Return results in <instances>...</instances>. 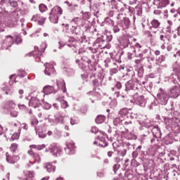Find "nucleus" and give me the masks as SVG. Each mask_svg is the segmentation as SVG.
<instances>
[{"mask_svg":"<svg viewBox=\"0 0 180 180\" xmlns=\"http://www.w3.org/2000/svg\"><path fill=\"white\" fill-rule=\"evenodd\" d=\"M18 20H19V13L18 11H13L9 18H8V21L6 22V26L8 27H15L16 23H18Z\"/></svg>","mask_w":180,"mask_h":180,"instance_id":"obj_3","label":"nucleus"},{"mask_svg":"<svg viewBox=\"0 0 180 180\" xmlns=\"http://www.w3.org/2000/svg\"><path fill=\"white\" fill-rule=\"evenodd\" d=\"M98 141H95L94 142V144L95 146H100L101 147H108V142H106V139H105V137L98 136L97 137Z\"/></svg>","mask_w":180,"mask_h":180,"instance_id":"obj_17","label":"nucleus"},{"mask_svg":"<svg viewBox=\"0 0 180 180\" xmlns=\"http://www.w3.org/2000/svg\"><path fill=\"white\" fill-rule=\"evenodd\" d=\"M30 148H34L35 150H43V148H46V145L42 144V145H32L30 146Z\"/></svg>","mask_w":180,"mask_h":180,"instance_id":"obj_38","label":"nucleus"},{"mask_svg":"<svg viewBox=\"0 0 180 180\" xmlns=\"http://www.w3.org/2000/svg\"><path fill=\"white\" fill-rule=\"evenodd\" d=\"M137 157H139V152H137V150H135L132 153V158H137Z\"/></svg>","mask_w":180,"mask_h":180,"instance_id":"obj_61","label":"nucleus"},{"mask_svg":"<svg viewBox=\"0 0 180 180\" xmlns=\"http://www.w3.org/2000/svg\"><path fill=\"white\" fill-rule=\"evenodd\" d=\"M68 150L72 151L74 148H75V143L74 142H70L66 144Z\"/></svg>","mask_w":180,"mask_h":180,"instance_id":"obj_40","label":"nucleus"},{"mask_svg":"<svg viewBox=\"0 0 180 180\" xmlns=\"http://www.w3.org/2000/svg\"><path fill=\"white\" fill-rule=\"evenodd\" d=\"M60 103L63 109H67V108H68V102H67L65 100H61Z\"/></svg>","mask_w":180,"mask_h":180,"instance_id":"obj_43","label":"nucleus"},{"mask_svg":"<svg viewBox=\"0 0 180 180\" xmlns=\"http://www.w3.org/2000/svg\"><path fill=\"white\" fill-rule=\"evenodd\" d=\"M105 22H106V23H110V25H113V20H112L110 18H106L105 19Z\"/></svg>","mask_w":180,"mask_h":180,"instance_id":"obj_58","label":"nucleus"},{"mask_svg":"<svg viewBox=\"0 0 180 180\" xmlns=\"http://www.w3.org/2000/svg\"><path fill=\"white\" fill-rule=\"evenodd\" d=\"M45 168L48 172H54L56 171V167L51 163H46Z\"/></svg>","mask_w":180,"mask_h":180,"instance_id":"obj_33","label":"nucleus"},{"mask_svg":"<svg viewBox=\"0 0 180 180\" xmlns=\"http://www.w3.org/2000/svg\"><path fill=\"white\" fill-rule=\"evenodd\" d=\"M63 15V8L58 6H54L49 13V20L51 23H58V16Z\"/></svg>","mask_w":180,"mask_h":180,"instance_id":"obj_1","label":"nucleus"},{"mask_svg":"<svg viewBox=\"0 0 180 180\" xmlns=\"http://www.w3.org/2000/svg\"><path fill=\"white\" fill-rule=\"evenodd\" d=\"M86 23V20L85 19L78 17L73 18L70 22V25L74 29H77V26L84 27Z\"/></svg>","mask_w":180,"mask_h":180,"instance_id":"obj_6","label":"nucleus"},{"mask_svg":"<svg viewBox=\"0 0 180 180\" xmlns=\"http://www.w3.org/2000/svg\"><path fill=\"white\" fill-rule=\"evenodd\" d=\"M131 110H129L126 108H122L120 110L118 115L121 116V117H124V116H127V115H129Z\"/></svg>","mask_w":180,"mask_h":180,"instance_id":"obj_27","label":"nucleus"},{"mask_svg":"<svg viewBox=\"0 0 180 180\" xmlns=\"http://www.w3.org/2000/svg\"><path fill=\"white\" fill-rule=\"evenodd\" d=\"M6 161L7 162H9V164H15V162L19 161V156L18 155H13L9 153H6Z\"/></svg>","mask_w":180,"mask_h":180,"instance_id":"obj_14","label":"nucleus"},{"mask_svg":"<svg viewBox=\"0 0 180 180\" xmlns=\"http://www.w3.org/2000/svg\"><path fill=\"white\" fill-rule=\"evenodd\" d=\"M170 94L172 98H178L180 95V86H174L170 89Z\"/></svg>","mask_w":180,"mask_h":180,"instance_id":"obj_19","label":"nucleus"},{"mask_svg":"<svg viewBox=\"0 0 180 180\" xmlns=\"http://www.w3.org/2000/svg\"><path fill=\"white\" fill-rule=\"evenodd\" d=\"M18 139H19V134H13L12 136H11V140H18Z\"/></svg>","mask_w":180,"mask_h":180,"instance_id":"obj_57","label":"nucleus"},{"mask_svg":"<svg viewBox=\"0 0 180 180\" xmlns=\"http://www.w3.org/2000/svg\"><path fill=\"white\" fill-rule=\"evenodd\" d=\"M41 105V101L37 97H32L29 102V106L32 108H39Z\"/></svg>","mask_w":180,"mask_h":180,"instance_id":"obj_16","label":"nucleus"},{"mask_svg":"<svg viewBox=\"0 0 180 180\" xmlns=\"http://www.w3.org/2000/svg\"><path fill=\"white\" fill-rule=\"evenodd\" d=\"M173 70L175 72V74H179L180 75V61L176 60L175 63L173 65Z\"/></svg>","mask_w":180,"mask_h":180,"instance_id":"obj_30","label":"nucleus"},{"mask_svg":"<svg viewBox=\"0 0 180 180\" xmlns=\"http://www.w3.org/2000/svg\"><path fill=\"white\" fill-rule=\"evenodd\" d=\"M98 131H99L98 130V129L96 127H93L91 130V132L94 133V134H96V133H98Z\"/></svg>","mask_w":180,"mask_h":180,"instance_id":"obj_62","label":"nucleus"},{"mask_svg":"<svg viewBox=\"0 0 180 180\" xmlns=\"http://www.w3.org/2000/svg\"><path fill=\"white\" fill-rule=\"evenodd\" d=\"M120 27H122V26H120L119 22L117 25H114L112 28L114 33H119V32H120Z\"/></svg>","mask_w":180,"mask_h":180,"instance_id":"obj_41","label":"nucleus"},{"mask_svg":"<svg viewBox=\"0 0 180 180\" xmlns=\"http://www.w3.org/2000/svg\"><path fill=\"white\" fill-rule=\"evenodd\" d=\"M157 101L159 105H165L168 103V99H169V96L167 91L160 88L157 94Z\"/></svg>","mask_w":180,"mask_h":180,"instance_id":"obj_2","label":"nucleus"},{"mask_svg":"<svg viewBox=\"0 0 180 180\" xmlns=\"http://www.w3.org/2000/svg\"><path fill=\"white\" fill-rule=\"evenodd\" d=\"M31 21L34 22L35 23H38V25H44L46 18L39 14H35L32 16Z\"/></svg>","mask_w":180,"mask_h":180,"instance_id":"obj_12","label":"nucleus"},{"mask_svg":"<svg viewBox=\"0 0 180 180\" xmlns=\"http://www.w3.org/2000/svg\"><path fill=\"white\" fill-rule=\"evenodd\" d=\"M117 71H119V70L117 68H112L110 70V75H113L115 74H117Z\"/></svg>","mask_w":180,"mask_h":180,"instance_id":"obj_53","label":"nucleus"},{"mask_svg":"<svg viewBox=\"0 0 180 180\" xmlns=\"http://www.w3.org/2000/svg\"><path fill=\"white\" fill-rule=\"evenodd\" d=\"M150 130L154 137H156V139L161 137V131L158 127L153 126Z\"/></svg>","mask_w":180,"mask_h":180,"instance_id":"obj_23","label":"nucleus"},{"mask_svg":"<svg viewBox=\"0 0 180 180\" xmlns=\"http://www.w3.org/2000/svg\"><path fill=\"white\" fill-rule=\"evenodd\" d=\"M160 39L161 41H162V43H165V40H167V36L164 35V34H161L160 36Z\"/></svg>","mask_w":180,"mask_h":180,"instance_id":"obj_56","label":"nucleus"},{"mask_svg":"<svg viewBox=\"0 0 180 180\" xmlns=\"http://www.w3.org/2000/svg\"><path fill=\"white\" fill-rule=\"evenodd\" d=\"M119 168H120V165L119 164H115L114 166H113V170L115 172H116V171H117V169H119Z\"/></svg>","mask_w":180,"mask_h":180,"instance_id":"obj_59","label":"nucleus"},{"mask_svg":"<svg viewBox=\"0 0 180 180\" xmlns=\"http://www.w3.org/2000/svg\"><path fill=\"white\" fill-rule=\"evenodd\" d=\"M118 23L122 29H129L130 27V19L129 18H122V20L118 21Z\"/></svg>","mask_w":180,"mask_h":180,"instance_id":"obj_15","label":"nucleus"},{"mask_svg":"<svg viewBox=\"0 0 180 180\" xmlns=\"http://www.w3.org/2000/svg\"><path fill=\"white\" fill-rule=\"evenodd\" d=\"M43 91L45 95H50V94H56V92H57L54 86L50 85L45 86L43 89Z\"/></svg>","mask_w":180,"mask_h":180,"instance_id":"obj_20","label":"nucleus"},{"mask_svg":"<svg viewBox=\"0 0 180 180\" xmlns=\"http://www.w3.org/2000/svg\"><path fill=\"white\" fill-rule=\"evenodd\" d=\"M22 41V38L20 37V35H18L15 38V43L16 44H20V43Z\"/></svg>","mask_w":180,"mask_h":180,"instance_id":"obj_52","label":"nucleus"},{"mask_svg":"<svg viewBox=\"0 0 180 180\" xmlns=\"http://www.w3.org/2000/svg\"><path fill=\"white\" fill-rule=\"evenodd\" d=\"M153 4L157 6L158 9H162L169 4V0H155Z\"/></svg>","mask_w":180,"mask_h":180,"instance_id":"obj_13","label":"nucleus"},{"mask_svg":"<svg viewBox=\"0 0 180 180\" xmlns=\"http://www.w3.org/2000/svg\"><path fill=\"white\" fill-rule=\"evenodd\" d=\"M56 84L58 89H62L63 94H65V92H67V89L65 88V82H64V79H60L59 80H57Z\"/></svg>","mask_w":180,"mask_h":180,"instance_id":"obj_21","label":"nucleus"},{"mask_svg":"<svg viewBox=\"0 0 180 180\" xmlns=\"http://www.w3.org/2000/svg\"><path fill=\"white\" fill-rule=\"evenodd\" d=\"M87 95H89V96H92L94 101H96V99H98L99 96H101V94H99V93L96 91H89V93H87Z\"/></svg>","mask_w":180,"mask_h":180,"instance_id":"obj_35","label":"nucleus"},{"mask_svg":"<svg viewBox=\"0 0 180 180\" xmlns=\"http://www.w3.org/2000/svg\"><path fill=\"white\" fill-rule=\"evenodd\" d=\"M31 124L32 126H34V130L36 133H37V131H39V128H37V124H39V120H37V118L32 119L31 121Z\"/></svg>","mask_w":180,"mask_h":180,"instance_id":"obj_36","label":"nucleus"},{"mask_svg":"<svg viewBox=\"0 0 180 180\" xmlns=\"http://www.w3.org/2000/svg\"><path fill=\"white\" fill-rule=\"evenodd\" d=\"M133 101L136 105H139L141 108H144L146 106V103H147V100L143 96H139L137 94H134Z\"/></svg>","mask_w":180,"mask_h":180,"instance_id":"obj_7","label":"nucleus"},{"mask_svg":"<svg viewBox=\"0 0 180 180\" xmlns=\"http://www.w3.org/2000/svg\"><path fill=\"white\" fill-rule=\"evenodd\" d=\"M134 12L135 15H136L137 16H139L140 18H141V16H143V8H141V6H140V5L136 6L134 8Z\"/></svg>","mask_w":180,"mask_h":180,"instance_id":"obj_28","label":"nucleus"},{"mask_svg":"<svg viewBox=\"0 0 180 180\" xmlns=\"http://www.w3.org/2000/svg\"><path fill=\"white\" fill-rule=\"evenodd\" d=\"M28 154L31 156L34 162L30 161V164L33 165L34 162H39L41 160L40 155L38 153H33V150H28Z\"/></svg>","mask_w":180,"mask_h":180,"instance_id":"obj_18","label":"nucleus"},{"mask_svg":"<svg viewBox=\"0 0 180 180\" xmlns=\"http://www.w3.org/2000/svg\"><path fill=\"white\" fill-rule=\"evenodd\" d=\"M150 25H151V26L150 27V30H152L153 33H157V31H154V29H158V27H160V25H161V22H160L158 20H153L150 22Z\"/></svg>","mask_w":180,"mask_h":180,"instance_id":"obj_22","label":"nucleus"},{"mask_svg":"<svg viewBox=\"0 0 180 180\" xmlns=\"http://www.w3.org/2000/svg\"><path fill=\"white\" fill-rule=\"evenodd\" d=\"M80 112H81L82 113H84V114L86 113V107H82V108L80 109Z\"/></svg>","mask_w":180,"mask_h":180,"instance_id":"obj_64","label":"nucleus"},{"mask_svg":"<svg viewBox=\"0 0 180 180\" xmlns=\"http://www.w3.org/2000/svg\"><path fill=\"white\" fill-rule=\"evenodd\" d=\"M46 49H47V44L46 42H43L40 46V51L39 50V47H34V51L32 52V55L34 56L36 61H40V58L41 57V53H44L46 51Z\"/></svg>","mask_w":180,"mask_h":180,"instance_id":"obj_4","label":"nucleus"},{"mask_svg":"<svg viewBox=\"0 0 180 180\" xmlns=\"http://www.w3.org/2000/svg\"><path fill=\"white\" fill-rule=\"evenodd\" d=\"M112 39H113V37L112 35H107V38H106L107 41H112Z\"/></svg>","mask_w":180,"mask_h":180,"instance_id":"obj_63","label":"nucleus"},{"mask_svg":"<svg viewBox=\"0 0 180 180\" xmlns=\"http://www.w3.org/2000/svg\"><path fill=\"white\" fill-rule=\"evenodd\" d=\"M12 44H13V37H12L11 35H8L6 37L2 44L3 50H8L9 47L12 46Z\"/></svg>","mask_w":180,"mask_h":180,"instance_id":"obj_10","label":"nucleus"},{"mask_svg":"<svg viewBox=\"0 0 180 180\" xmlns=\"http://www.w3.org/2000/svg\"><path fill=\"white\" fill-rule=\"evenodd\" d=\"M110 2L112 8H114V9H116V7L117 6V4H119V2L116 1V0H111Z\"/></svg>","mask_w":180,"mask_h":180,"instance_id":"obj_54","label":"nucleus"},{"mask_svg":"<svg viewBox=\"0 0 180 180\" xmlns=\"http://www.w3.org/2000/svg\"><path fill=\"white\" fill-rule=\"evenodd\" d=\"M113 123H114L115 126H119V124H120V123H122V120H120L119 117L115 118Z\"/></svg>","mask_w":180,"mask_h":180,"instance_id":"obj_49","label":"nucleus"},{"mask_svg":"<svg viewBox=\"0 0 180 180\" xmlns=\"http://www.w3.org/2000/svg\"><path fill=\"white\" fill-rule=\"evenodd\" d=\"M134 47H135V50H136V49H139V51H140V49H143V46H141L140 44H139V43H136V44H135V46H134Z\"/></svg>","mask_w":180,"mask_h":180,"instance_id":"obj_60","label":"nucleus"},{"mask_svg":"<svg viewBox=\"0 0 180 180\" xmlns=\"http://www.w3.org/2000/svg\"><path fill=\"white\" fill-rule=\"evenodd\" d=\"M27 178H34V172L28 171L26 174Z\"/></svg>","mask_w":180,"mask_h":180,"instance_id":"obj_50","label":"nucleus"},{"mask_svg":"<svg viewBox=\"0 0 180 180\" xmlns=\"http://www.w3.org/2000/svg\"><path fill=\"white\" fill-rule=\"evenodd\" d=\"M64 117L65 116L63 113H59L55 119L54 124H58V123L64 124Z\"/></svg>","mask_w":180,"mask_h":180,"instance_id":"obj_25","label":"nucleus"},{"mask_svg":"<svg viewBox=\"0 0 180 180\" xmlns=\"http://www.w3.org/2000/svg\"><path fill=\"white\" fill-rule=\"evenodd\" d=\"M127 8V6L126 4H123V2H118L117 6H115V9L118 11V12H124Z\"/></svg>","mask_w":180,"mask_h":180,"instance_id":"obj_26","label":"nucleus"},{"mask_svg":"<svg viewBox=\"0 0 180 180\" xmlns=\"http://www.w3.org/2000/svg\"><path fill=\"white\" fill-rule=\"evenodd\" d=\"M169 80L172 81V82H175L176 79L178 81H180V74L179 73H175V74H172L169 77Z\"/></svg>","mask_w":180,"mask_h":180,"instance_id":"obj_31","label":"nucleus"},{"mask_svg":"<svg viewBox=\"0 0 180 180\" xmlns=\"http://www.w3.org/2000/svg\"><path fill=\"white\" fill-rule=\"evenodd\" d=\"M56 65V63L50 62L49 63L45 64V75H51V74H54L56 72V69H54V66Z\"/></svg>","mask_w":180,"mask_h":180,"instance_id":"obj_8","label":"nucleus"},{"mask_svg":"<svg viewBox=\"0 0 180 180\" xmlns=\"http://www.w3.org/2000/svg\"><path fill=\"white\" fill-rule=\"evenodd\" d=\"M127 47L128 48V57L130 58L131 56H134L136 54V48L135 46H131V44H127Z\"/></svg>","mask_w":180,"mask_h":180,"instance_id":"obj_29","label":"nucleus"},{"mask_svg":"<svg viewBox=\"0 0 180 180\" xmlns=\"http://www.w3.org/2000/svg\"><path fill=\"white\" fill-rule=\"evenodd\" d=\"M124 125L127 129H129V130H132L133 129V122H131V121L124 122Z\"/></svg>","mask_w":180,"mask_h":180,"instance_id":"obj_39","label":"nucleus"},{"mask_svg":"<svg viewBox=\"0 0 180 180\" xmlns=\"http://www.w3.org/2000/svg\"><path fill=\"white\" fill-rule=\"evenodd\" d=\"M10 150H11V153H15V151H16V150H18V144L13 143L11 145V146L10 147Z\"/></svg>","mask_w":180,"mask_h":180,"instance_id":"obj_45","label":"nucleus"},{"mask_svg":"<svg viewBox=\"0 0 180 180\" xmlns=\"http://www.w3.org/2000/svg\"><path fill=\"white\" fill-rule=\"evenodd\" d=\"M27 74L25 70H20L18 75L16 76V75H11L10 76L11 82H9L10 85H12V81H14V82H18V79L19 78H25Z\"/></svg>","mask_w":180,"mask_h":180,"instance_id":"obj_9","label":"nucleus"},{"mask_svg":"<svg viewBox=\"0 0 180 180\" xmlns=\"http://www.w3.org/2000/svg\"><path fill=\"white\" fill-rule=\"evenodd\" d=\"M105 119L106 117L104 115H98L96 118V123H97V124H101L105 122Z\"/></svg>","mask_w":180,"mask_h":180,"instance_id":"obj_34","label":"nucleus"},{"mask_svg":"<svg viewBox=\"0 0 180 180\" xmlns=\"http://www.w3.org/2000/svg\"><path fill=\"white\" fill-rule=\"evenodd\" d=\"M156 61H158L160 64L161 63H164V61H165V56L164 55L160 56L158 58L156 59Z\"/></svg>","mask_w":180,"mask_h":180,"instance_id":"obj_46","label":"nucleus"},{"mask_svg":"<svg viewBox=\"0 0 180 180\" xmlns=\"http://www.w3.org/2000/svg\"><path fill=\"white\" fill-rule=\"evenodd\" d=\"M9 4H10L11 6H12L13 8H16V6H18V2H16V1H11L10 0Z\"/></svg>","mask_w":180,"mask_h":180,"instance_id":"obj_55","label":"nucleus"},{"mask_svg":"<svg viewBox=\"0 0 180 180\" xmlns=\"http://www.w3.org/2000/svg\"><path fill=\"white\" fill-rule=\"evenodd\" d=\"M8 16V11L3 10L0 7V32H5L6 24L5 22V18Z\"/></svg>","mask_w":180,"mask_h":180,"instance_id":"obj_5","label":"nucleus"},{"mask_svg":"<svg viewBox=\"0 0 180 180\" xmlns=\"http://www.w3.org/2000/svg\"><path fill=\"white\" fill-rule=\"evenodd\" d=\"M139 124H142L144 126V127H146L147 129H152V127H153V124H151V122H150V121H140L138 120Z\"/></svg>","mask_w":180,"mask_h":180,"instance_id":"obj_32","label":"nucleus"},{"mask_svg":"<svg viewBox=\"0 0 180 180\" xmlns=\"http://www.w3.org/2000/svg\"><path fill=\"white\" fill-rule=\"evenodd\" d=\"M78 123H79V120L78 119V117H74L73 118H71L70 124L72 125L78 124Z\"/></svg>","mask_w":180,"mask_h":180,"instance_id":"obj_42","label":"nucleus"},{"mask_svg":"<svg viewBox=\"0 0 180 180\" xmlns=\"http://www.w3.org/2000/svg\"><path fill=\"white\" fill-rule=\"evenodd\" d=\"M121 88H122V83H120V82H117L115 85V87L112 88V90L115 91V89H120Z\"/></svg>","mask_w":180,"mask_h":180,"instance_id":"obj_47","label":"nucleus"},{"mask_svg":"<svg viewBox=\"0 0 180 180\" xmlns=\"http://www.w3.org/2000/svg\"><path fill=\"white\" fill-rule=\"evenodd\" d=\"M51 153L53 157H60L61 155V152L63 150L60 146H57L56 143H53L50 147Z\"/></svg>","mask_w":180,"mask_h":180,"instance_id":"obj_11","label":"nucleus"},{"mask_svg":"<svg viewBox=\"0 0 180 180\" xmlns=\"http://www.w3.org/2000/svg\"><path fill=\"white\" fill-rule=\"evenodd\" d=\"M139 2H141V4H146L147 5V6H150V5H151L150 2L151 0H138Z\"/></svg>","mask_w":180,"mask_h":180,"instance_id":"obj_48","label":"nucleus"},{"mask_svg":"<svg viewBox=\"0 0 180 180\" xmlns=\"http://www.w3.org/2000/svg\"><path fill=\"white\" fill-rule=\"evenodd\" d=\"M99 40H101V39H97L96 41L94 46L96 47H98V49H105V46H102V45H101V43H99Z\"/></svg>","mask_w":180,"mask_h":180,"instance_id":"obj_51","label":"nucleus"},{"mask_svg":"<svg viewBox=\"0 0 180 180\" xmlns=\"http://www.w3.org/2000/svg\"><path fill=\"white\" fill-rule=\"evenodd\" d=\"M13 107L10 108V115L12 116V117H18V111L15 110L13 108V106H15V104H12Z\"/></svg>","mask_w":180,"mask_h":180,"instance_id":"obj_37","label":"nucleus"},{"mask_svg":"<svg viewBox=\"0 0 180 180\" xmlns=\"http://www.w3.org/2000/svg\"><path fill=\"white\" fill-rule=\"evenodd\" d=\"M39 9L41 13L46 12V11H47V6H46V5L44 4H40L39 6Z\"/></svg>","mask_w":180,"mask_h":180,"instance_id":"obj_44","label":"nucleus"},{"mask_svg":"<svg viewBox=\"0 0 180 180\" xmlns=\"http://www.w3.org/2000/svg\"><path fill=\"white\" fill-rule=\"evenodd\" d=\"M126 91H131V89H136L137 86H136V84H134V82L133 80L128 81L126 84Z\"/></svg>","mask_w":180,"mask_h":180,"instance_id":"obj_24","label":"nucleus"}]
</instances>
